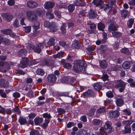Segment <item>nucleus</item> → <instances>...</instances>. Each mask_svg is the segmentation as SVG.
I'll list each match as a JSON object with an SVG mask.
<instances>
[{
    "label": "nucleus",
    "mask_w": 135,
    "mask_h": 135,
    "mask_svg": "<svg viewBox=\"0 0 135 135\" xmlns=\"http://www.w3.org/2000/svg\"><path fill=\"white\" fill-rule=\"evenodd\" d=\"M87 65L83 61L79 60L76 61L73 66V70L76 73H86L85 67Z\"/></svg>",
    "instance_id": "obj_1"
},
{
    "label": "nucleus",
    "mask_w": 135,
    "mask_h": 135,
    "mask_svg": "<svg viewBox=\"0 0 135 135\" xmlns=\"http://www.w3.org/2000/svg\"><path fill=\"white\" fill-rule=\"evenodd\" d=\"M126 83L123 82L121 80H117L115 87L116 88H119V90L120 92H122L125 88Z\"/></svg>",
    "instance_id": "obj_2"
},
{
    "label": "nucleus",
    "mask_w": 135,
    "mask_h": 135,
    "mask_svg": "<svg viewBox=\"0 0 135 135\" xmlns=\"http://www.w3.org/2000/svg\"><path fill=\"white\" fill-rule=\"evenodd\" d=\"M105 125L106 126V127L105 126V127H101L100 129V131L102 132V131H105L106 130L109 129L108 132L111 133L113 132L114 131V129L112 127V124L111 122L110 121H107L105 122Z\"/></svg>",
    "instance_id": "obj_3"
},
{
    "label": "nucleus",
    "mask_w": 135,
    "mask_h": 135,
    "mask_svg": "<svg viewBox=\"0 0 135 135\" xmlns=\"http://www.w3.org/2000/svg\"><path fill=\"white\" fill-rule=\"evenodd\" d=\"M29 59L26 57L22 58L20 64L18 65L19 67L24 68L27 67L29 65Z\"/></svg>",
    "instance_id": "obj_4"
},
{
    "label": "nucleus",
    "mask_w": 135,
    "mask_h": 135,
    "mask_svg": "<svg viewBox=\"0 0 135 135\" xmlns=\"http://www.w3.org/2000/svg\"><path fill=\"white\" fill-rule=\"evenodd\" d=\"M10 68L9 65L7 63L4 64L3 62H0V71L5 73Z\"/></svg>",
    "instance_id": "obj_5"
},
{
    "label": "nucleus",
    "mask_w": 135,
    "mask_h": 135,
    "mask_svg": "<svg viewBox=\"0 0 135 135\" xmlns=\"http://www.w3.org/2000/svg\"><path fill=\"white\" fill-rule=\"evenodd\" d=\"M40 46L39 45H32L31 48L34 51L38 53H40L41 51V48L40 47L44 46L45 45V44L44 43H41L39 44Z\"/></svg>",
    "instance_id": "obj_6"
},
{
    "label": "nucleus",
    "mask_w": 135,
    "mask_h": 135,
    "mask_svg": "<svg viewBox=\"0 0 135 135\" xmlns=\"http://www.w3.org/2000/svg\"><path fill=\"white\" fill-rule=\"evenodd\" d=\"M28 19L32 21H35L37 19V17L34 12L31 11H28L26 13Z\"/></svg>",
    "instance_id": "obj_7"
},
{
    "label": "nucleus",
    "mask_w": 135,
    "mask_h": 135,
    "mask_svg": "<svg viewBox=\"0 0 135 135\" xmlns=\"http://www.w3.org/2000/svg\"><path fill=\"white\" fill-rule=\"evenodd\" d=\"M3 18L8 22L10 21L12 19L13 16L10 13H3L2 15Z\"/></svg>",
    "instance_id": "obj_8"
},
{
    "label": "nucleus",
    "mask_w": 135,
    "mask_h": 135,
    "mask_svg": "<svg viewBox=\"0 0 135 135\" xmlns=\"http://www.w3.org/2000/svg\"><path fill=\"white\" fill-rule=\"evenodd\" d=\"M55 6V3L53 2H47L44 4V7L46 9H51Z\"/></svg>",
    "instance_id": "obj_9"
},
{
    "label": "nucleus",
    "mask_w": 135,
    "mask_h": 135,
    "mask_svg": "<svg viewBox=\"0 0 135 135\" xmlns=\"http://www.w3.org/2000/svg\"><path fill=\"white\" fill-rule=\"evenodd\" d=\"M61 62V64L65 68L68 69H70L71 68V64L70 63L66 62L65 60H62Z\"/></svg>",
    "instance_id": "obj_10"
},
{
    "label": "nucleus",
    "mask_w": 135,
    "mask_h": 135,
    "mask_svg": "<svg viewBox=\"0 0 135 135\" xmlns=\"http://www.w3.org/2000/svg\"><path fill=\"white\" fill-rule=\"evenodd\" d=\"M48 81L50 82H54L56 81V77L53 74H50L47 77Z\"/></svg>",
    "instance_id": "obj_11"
},
{
    "label": "nucleus",
    "mask_w": 135,
    "mask_h": 135,
    "mask_svg": "<svg viewBox=\"0 0 135 135\" xmlns=\"http://www.w3.org/2000/svg\"><path fill=\"white\" fill-rule=\"evenodd\" d=\"M27 5L29 7L31 8H35L38 6V4L37 3L32 1L28 2Z\"/></svg>",
    "instance_id": "obj_12"
},
{
    "label": "nucleus",
    "mask_w": 135,
    "mask_h": 135,
    "mask_svg": "<svg viewBox=\"0 0 135 135\" xmlns=\"http://www.w3.org/2000/svg\"><path fill=\"white\" fill-rule=\"evenodd\" d=\"M93 3L94 5L97 6H99L101 8H102L103 7V2L102 0H94L93 1Z\"/></svg>",
    "instance_id": "obj_13"
},
{
    "label": "nucleus",
    "mask_w": 135,
    "mask_h": 135,
    "mask_svg": "<svg viewBox=\"0 0 135 135\" xmlns=\"http://www.w3.org/2000/svg\"><path fill=\"white\" fill-rule=\"evenodd\" d=\"M117 25L114 23L111 24L108 26V30L110 32L115 31L117 30Z\"/></svg>",
    "instance_id": "obj_14"
},
{
    "label": "nucleus",
    "mask_w": 135,
    "mask_h": 135,
    "mask_svg": "<svg viewBox=\"0 0 135 135\" xmlns=\"http://www.w3.org/2000/svg\"><path fill=\"white\" fill-rule=\"evenodd\" d=\"M99 64L100 66L102 68L105 69L107 67L108 63L104 60L100 61Z\"/></svg>",
    "instance_id": "obj_15"
},
{
    "label": "nucleus",
    "mask_w": 135,
    "mask_h": 135,
    "mask_svg": "<svg viewBox=\"0 0 135 135\" xmlns=\"http://www.w3.org/2000/svg\"><path fill=\"white\" fill-rule=\"evenodd\" d=\"M108 115L111 117H117L119 116V113L117 111L109 112Z\"/></svg>",
    "instance_id": "obj_16"
},
{
    "label": "nucleus",
    "mask_w": 135,
    "mask_h": 135,
    "mask_svg": "<svg viewBox=\"0 0 135 135\" xmlns=\"http://www.w3.org/2000/svg\"><path fill=\"white\" fill-rule=\"evenodd\" d=\"M8 83L4 79H1L0 80V86L2 87H6L8 86Z\"/></svg>",
    "instance_id": "obj_17"
},
{
    "label": "nucleus",
    "mask_w": 135,
    "mask_h": 135,
    "mask_svg": "<svg viewBox=\"0 0 135 135\" xmlns=\"http://www.w3.org/2000/svg\"><path fill=\"white\" fill-rule=\"evenodd\" d=\"M50 31L51 32H55L56 31L57 26L56 25L55 23L52 22L51 25L50 27Z\"/></svg>",
    "instance_id": "obj_18"
},
{
    "label": "nucleus",
    "mask_w": 135,
    "mask_h": 135,
    "mask_svg": "<svg viewBox=\"0 0 135 135\" xmlns=\"http://www.w3.org/2000/svg\"><path fill=\"white\" fill-rule=\"evenodd\" d=\"M94 94L93 92L91 90H89L83 93L84 96L85 97H90L93 96Z\"/></svg>",
    "instance_id": "obj_19"
},
{
    "label": "nucleus",
    "mask_w": 135,
    "mask_h": 135,
    "mask_svg": "<svg viewBox=\"0 0 135 135\" xmlns=\"http://www.w3.org/2000/svg\"><path fill=\"white\" fill-rule=\"evenodd\" d=\"M115 102L116 105L119 107H120L122 106L124 103L123 100L121 98H117Z\"/></svg>",
    "instance_id": "obj_20"
},
{
    "label": "nucleus",
    "mask_w": 135,
    "mask_h": 135,
    "mask_svg": "<svg viewBox=\"0 0 135 135\" xmlns=\"http://www.w3.org/2000/svg\"><path fill=\"white\" fill-rule=\"evenodd\" d=\"M35 124L36 125H40L43 121L42 118L36 117L34 119Z\"/></svg>",
    "instance_id": "obj_21"
},
{
    "label": "nucleus",
    "mask_w": 135,
    "mask_h": 135,
    "mask_svg": "<svg viewBox=\"0 0 135 135\" xmlns=\"http://www.w3.org/2000/svg\"><path fill=\"white\" fill-rule=\"evenodd\" d=\"M74 3L76 6H84L85 4V3L81 0H76Z\"/></svg>",
    "instance_id": "obj_22"
},
{
    "label": "nucleus",
    "mask_w": 135,
    "mask_h": 135,
    "mask_svg": "<svg viewBox=\"0 0 135 135\" xmlns=\"http://www.w3.org/2000/svg\"><path fill=\"white\" fill-rule=\"evenodd\" d=\"M121 13L122 17L124 18H125L127 16L129 15V12L126 10H121Z\"/></svg>",
    "instance_id": "obj_23"
},
{
    "label": "nucleus",
    "mask_w": 135,
    "mask_h": 135,
    "mask_svg": "<svg viewBox=\"0 0 135 135\" xmlns=\"http://www.w3.org/2000/svg\"><path fill=\"white\" fill-rule=\"evenodd\" d=\"M18 121L21 125H24L27 123L26 118L20 117L18 119Z\"/></svg>",
    "instance_id": "obj_24"
},
{
    "label": "nucleus",
    "mask_w": 135,
    "mask_h": 135,
    "mask_svg": "<svg viewBox=\"0 0 135 135\" xmlns=\"http://www.w3.org/2000/svg\"><path fill=\"white\" fill-rule=\"evenodd\" d=\"M112 35L114 37L117 38H122V35L121 33L117 31H114L112 33Z\"/></svg>",
    "instance_id": "obj_25"
},
{
    "label": "nucleus",
    "mask_w": 135,
    "mask_h": 135,
    "mask_svg": "<svg viewBox=\"0 0 135 135\" xmlns=\"http://www.w3.org/2000/svg\"><path fill=\"white\" fill-rule=\"evenodd\" d=\"M96 108V107H94L91 108L89 112L87 114V115L91 117L95 113Z\"/></svg>",
    "instance_id": "obj_26"
},
{
    "label": "nucleus",
    "mask_w": 135,
    "mask_h": 135,
    "mask_svg": "<svg viewBox=\"0 0 135 135\" xmlns=\"http://www.w3.org/2000/svg\"><path fill=\"white\" fill-rule=\"evenodd\" d=\"M44 64L47 66H52L54 64V62L52 60H45L43 62Z\"/></svg>",
    "instance_id": "obj_27"
},
{
    "label": "nucleus",
    "mask_w": 135,
    "mask_h": 135,
    "mask_svg": "<svg viewBox=\"0 0 135 135\" xmlns=\"http://www.w3.org/2000/svg\"><path fill=\"white\" fill-rule=\"evenodd\" d=\"M131 62L128 61H125L122 64L123 67L125 69L129 68L131 66L130 64Z\"/></svg>",
    "instance_id": "obj_28"
},
{
    "label": "nucleus",
    "mask_w": 135,
    "mask_h": 135,
    "mask_svg": "<svg viewBox=\"0 0 135 135\" xmlns=\"http://www.w3.org/2000/svg\"><path fill=\"white\" fill-rule=\"evenodd\" d=\"M36 72L37 75L42 76H43L45 74V72L42 69L40 68H38Z\"/></svg>",
    "instance_id": "obj_29"
},
{
    "label": "nucleus",
    "mask_w": 135,
    "mask_h": 135,
    "mask_svg": "<svg viewBox=\"0 0 135 135\" xmlns=\"http://www.w3.org/2000/svg\"><path fill=\"white\" fill-rule=\"evenodd\" d=\"M12 30L10 29H7L6 30H1V32L3 34L9 35L11 33Z\"/></svg>",
    "instance_id": "obj_30"
},
{
    "label": "nucleus",
    "mask_w": 135,
    "mask_h": 135,
    "mask_svg": "<svg viewBox=\"0 0 135 135\" xmlns=\"http://www.w3.org/2000/svg\"><path fill=\"white\" fill-rule=\"evenodd\" d=\"M100 84V83H97L93 85L94 88L95 90H99L101 89L102 87Z\"/></svg>",
    "instance_id": "obj_31"
},
{
    "label": "nucleus",
    "mask_w": 135,
    "mask_h": 135,
    "mask_svg": "<svg viewBox=\"0 0 135 135\" xmlns=\"http://www.w3.org/2000/svg\"><path fill=\"white\" fill-rule=\"evenodd\" d=\"M72 46L74 48L76 49H78L80 47L78 41L76 40H75L73 41Z\"/></svg>",
    "instance_id": "obj_32"
},
{
    "label": "nucleus",
    "mask_w": 135,
    "mask_h": 135,
    "mask_svg": "<svg viewBox=\"0 0 135 135\" xmlns=\"http://www.w3.org/2000/svg\"><path fill=\"white\" fill-rule=\"evenodd\" d=\"M133 122V120L124 121L123 122V123L125 126L129 127Z\"/></svg>",
    "instance_id": "obj_33"
},
{
    "label": "nucleus",
    "mask_w": 135,
    "mask_h": 135,
    "mask_svg": "<svg viewBox=\"0 0 135 135\" xmlns=\"http://www.w3.org/2000/svg\"><path fill=\"white\" fill-rule=\"evenodd\" d=\"M55 40L53 38H50L47 42V44L50 46H54L55 44Z\"/></svg>",
    "instance_id": "obj_34"
},
{
    "label": "nucleus",
    "mask_w": 135,
    "mask_h": 135,
    "mask_svg": "<svg viewBox=\"0 0 135 135\" xmlns=\"http://www.w3.org/2000/svg\"><path fill=\"white\" fill-rule=\"evenodd\" d=\"M88 25L89 26H90V27L92 30H94V29L96 28V25L94 23H93V22H88Z\"/></svg>",
    "instance_id": "obj_35"
},
{
    "label": "nucleus",
    "mask_w": 135,
    "mask_h": 135,
    "mask_svg": "<svg viewBox=\"0 0 135 135\" xmlns=\"http://www.w3.org/2000/svg\"><path fill=\"white\" fill-rule=\"evenodd\" d=\"M98 29L102 31L105 28V26L104 24L102 23H100L98 24Z\"/></svg>",
    "instance_id": "obj_36"
},
{
    "label": "nucleus",
    "mask_w": 135,
    "mask_h": 135,
    "mask_svg": "<svg viewBox=\"0 0 135 135\" xmlns=\"http://www.w3.org/2000/svg\"><path fill=\"white\" fill-rule=\"evenodd\" d=\"M96 14L93 11L90 10L89 13V17L90 18H94L96 16Z\"/></svg>",
    "instance_id": "obj_37"
},
{
    "label": "nucleus",
    "mask_w": 135,
    "mask_h": 135,
    "mask_svg": "<svg viewBox=\"0 0 135 135\" xmlns=\"http://www.w3.org/2000/svg\"><path fill=\"white\" fill-rule=\"evenodd\" d=\"M134 19L131 18L129 19L127 22L128 26L129 28H131L134 23Z\"/></svg>",
    "instance_id": "obj_38"
},
{
    "label": "nucleus",
    "mask_w": 135,
    "mask_h": 135,
    "mask_svg": "<svg viewBox=\"0 0 135 135\" xmlns=\"http://www.w3.org/2000/svg\"><path fill=\"white\" fill-rule=\"evenodd\" d=\"M127 81L130 83V86L132 87H135V83L133 81V80L131 78H129L127 80Z\"/></svg>",
    "instance_id": "obj_39"
},
{
    "label": "nucleus",
    "mask_w": 135,
    "mask_h": 135,
    "mask_svg": "<svg viewBox=\"0 0 135 135\" xmlns=\"http://www.w3.org/2000/svg\"><path fill=\"white\" fill-rule=\"evenodd\" d=\"M74 8L75 7L74 5L70 4L68 6V9L69 12H72L74 11Z\"/></svg>",
    "instance_id": "obj_40"
},
{
    "label": "nucleus",
    "mask_w": 135,
    "mask_h": 135,
    "mask_svg": "<svg viewBox=\"0 0 135 135\" xmlns=\"http://www.w3.org/2000/svg\"><path fill=\"white\" fill-rule=\"evenodd\" d=\"M103 8H104L105 11L107 10L110 11L112 8L111 6H109L108 4H103Z\"/></svg>",
    "instance_id": "obj_41"
},
{
    "label": "nucleus",
    "mask_w": 135,
    "mask_h": 135,
    "mask_svg": "<svg viewBox=\"0 0 135 135\" xmlns=\"http://www.w3.org/2000/svg\"><path fill=\"white\" fill-rule=\"evenodd\" d=\"M122 112L125 115H131V112L130 110L127 109H125L122 110Z\"/></svg>",
    "instance_id": "obj_42"
},
{
    "label": "nucleus",
    "mask_w": 135,
    "mask_h": 135,
    "mask_svg": "<svg viewBox=\"0 0 135 135\" xmlns=\"http://www.w3.org/2000/svg\"><path fill=\"white\" fill-rule=\"evenodd\" d=\"M92 122L95 126H97L100 123V121L99 119H95L93 120Z\"/></svg>",
    "instance_id": "obj_43"
},
{
    "label": "nucleus",
    "mask_w": 135,
    "mask_h": 135,
    "mask_svg": "<svg viewBox=\"0 0 135 135\" xmlns=\"http://www.w3.org/2000/svg\"><path fill=\"white\" fill-rule=\"evenodd\" d=\"M66 24L64 23L62 26L61 27V32L62 33L65 34L66 33Z\"/></svg>",
    "instance_id": "obj_44"
},
{
    "label": "nucleus",
    "mask_w": 135,
    "mask_h": 135,
    "mask_svg": "<svg viewBox=\"0 0 135 135\" xmlns=\"http://www.w3.org/2000/svg\"><path fill=\"white\" fill-rule=\"evenodd\" d=\"M60 96L68 97L70 98H72V97L71 95V96H69V93L68 92H60Z\"/></svg>",
    "instance_id": "obj_45"
},
{
    "label": "nucleus",
    "mask_w": 135,
    "mask_h": 135,
    "mask_svg": "<svg viewBox=\"0 0 135 135\" xmlns=\"http://www.w3.org/2000/svg\"><path fill=\"white\" fill-rule=\"evenodd\" d=\"M27 51L25 49H21L19 50L18 53L20 55H25L27 54Z\"/></svg>",
    "instance_id": "obj_46"
},
{
    "label": "nucleus",
    "mask_w": 135,
    "mask_h": 135,
    "mask_svg": "<svg viewBox=\"0 0 135 135\" xmlns=\"http://www.w3.org/2000/svg\"><path fill=\"white\" fill-rule=\"evenodd\" d=\"M39 132L38 130H33L31 131L30 133V135H38Z\"/></svg>",
    "instance_id": "obj_47"
},
{
    "label": "nucleus",
    "mask_w": 135,
    "mask_h": 135,
    "mask_svg": "<svg viewBox=\"0 0 135 135\" xmlns=\"http://www.w3.org/2000/svg\"><path fill=\"white\" fill-rule=\"evenodd\" d=\"M124 131L126 133H129L131 132V128L129 127L124 126Z\"/></svg>",
    "instance_id": "obj_48"
},
{
    "label": "nucleus",
    "mask_w": 135,
    "mask_h": 135,
    "mask_svg": "<svg viewBox=\"0 0 135 135\" xmlns=\"http://www.w3.org/2000/svg\"><path fill=\"white\" fill-rule=\"evenodd\" d=\"M43 117L45 118L46 119H48L51 118V117L50 114L48 113H47L43 114Z\"/></svg>",
    "instance_id": "obj_49"
},
{
    "label": "nucleus",
    "mask_w": 135,
    "mask_h": 135,
    "mask_svg": "<svg viewBox=\"0 0 135 135\" xmlns=\"http://www.w3.org/2000/svg\"><path fill=\"white\" fill-rule=\"evenodd\" d=\"M40 23L38 22H36L34 24L33 27L35 30H37L39 28Z\"/></svg>",
    "instance_id": "obj_50"
},
{
    "label": "nucleus",
    "mask_w": 135,
    "mask_h": 135,
    "mask_svg": "<svg viewBox=\"0 0 135 135\" xmlns=\"http://www.w3.org/2000/svg\"><path fill=\"white\" fill-rule=\"evenodd\" d=\"M24 31L25 32L27 33L30 32L31 30V26H26L24 27Z\"/></svg>",
    "instance_id": "obj_51"
},
{
    "label": "nucleus",
    "mask_w": 135,
    "mask_h": 135,
    "mask_svg": "<svg viewBox=\"0 0 135 135\" xmlns=\"http://www.w3.org/2000/svg\"><path fill=\"white\" fill-rule=\"evenodd\" d=\"M13 25L16 27H18L20 25L19 22L17 19H16L13 24Z\"/></svg>",
    "instance_id": "obj_52"
},
{
    "label": "nucleus",
    "mask_w": 135,
    "mask_h": 135,
    "mask_svg": "<svg viewBox=\"0 0 135 135\" xmlns=\"http://www.w3.org/2000/svg\"><path fill=\"white\" fill-rule=\"evenodd\" d=\"M0 94L1 97L3 98H5L7 97V95L5 93L3 92V90L0 89Z\"/></svg>",
    "instance_id": "obj_53"
},
{
    "label": "nucleus",
    "mask_w": 135,
    "mask_h": 135,
    "mask_svg": "<svg viewBox=\"0 0 135 135\" xmlns=\"http://www.w3.org/2000/svg\"><path fill=\"white\" fill-rule=\"evenodd\" d=\"M46 16L49 19H52L54 18L53 15L49 12H47L46 14Z\"/></svg>",
    "instance_id": "obj_54"
},
{
    "label": "nucleus",
    "mask_w": 135,
    "mask_h": 135,
    "mask_svg": "<svg viewBox=\"0 0 135 135\" xmlns=\"http://www.w3.org/2000/svg\"><path fill=\"white\" fill-rule=\"evenodd\" d=\"M86 133V131L84 129H82L79 131L77 135H84Z\"/></svg>",
    "instance_id": "obj_55"
},
{
    "label": "nucleus",
    "mask_w": 135,
    "mask_h": 135,
    "mask_svg": "<svg viewBox=\"0 0 135 135\" xmlns=\"http://www.w3.org/2000/svg\"><path fill=\"white\" fill-rule=\"evenodd\" d=\"M57 112L59 113V114H61L65 113V111L63 109L61 108H58Z\"/></svg>",
    "instance_id": "obj_56"
},
{
    "label": "nucleus",
    "mask_w": 135,
    "mask_h": 135,
    "mask_svg": "<svg viewBox=\"0 0 135 135\" xmlns=\"http://www.w3.org/2000/svg\"><path fill=\"white\" fill-rule=\"evenodd\" d=\"M121 52L123 53L128 54V49L126 48H123L121 50Z\"/></svg>",
    "instance_id": "obj_57"
},
{
    "label": "nucleus",
    "mask_w": 135,
    "mask_h": 135,
    "mask_svg": "<svg viewBox=\"0 0 135 135\" xmlns=\"http://www.w3.org/2000/svg\"><path fill=\"white\" fill-rule=\"evenodd\" d=\"M49 122V120L48 119H45V122L42 125V126L44 128H45L47 126Z\"/></svg>",
    "instance_id": "obj_58"
},
{
    "label": "nucleus",
    "mask_w": 135,
    "mask_h": 135,
    "mask_svg": "<svg viewBox=\"0 0 135 135\" xmlns=\"http://www.w3.org/2000/svg\"><path fill=\"white\" fill-rule=\"evenodd\" d=\"M105 111V109L104 108H101L97 110V112L98 113H100L104 112Z\"/></svg>",
    "instance_id": "obj_59"
},
{
    "label": "nucleus",
    "mask_w": 135,
    "mask_h": 135,
    "mask_svg": "<svg viewBox=\"0 0 135 135\" xmlns=\"http://www.w3.org/2000/svg\"><path fill=\"white\" fill-rule=\"evenodd\" d=\"M14 112H16L17 114H19L21 113V111H20L19 108L17 107H16L13 109Z\"/></svg>",
    "instance_id": "obj_60"
},
{
    "label": "nucleus",
    "mask_w": 135,
    "mask_h": 135,
    "mask_svg": "<svg viewBox=\"0 0 135 135\" xmlns=\"http://www.w3.org/2000/svg\"><path fill=\"white\" fill-rule=\"evenodd\" d=\"M51 23H50L49 22L46 21L45 22L44 24L45 27H48L49 28L50 27L51 25Z\"/></svg>",
    "instance_id": "obj_61"
},
{
    "label": "nucleus",
    "mask_w": 135,
    "mask_h": 135,
    "mask_svg": "<svg viewBox=\"0 0 135 135\" xmlns=\"http://www.w3.org/2000/svg\"><path fill=\"white\" fill-rule=\"evenodd\" d=\"M106 95L109 98L112 97L113 96V94L110 91H108L107 92Z\"/></svg>",
    "instance_id": "obj_62"
},
{
    "label": "nucleus",
    "mask_w": 135,
    "mask_h": 135,
    "mask_svg": "<svg viewBox=\"0 0 135 135\" xmlns=\"http://www.w3.org/2000/svg\"><path fill=\"white\" fill-rule=\"evenodd\" d=\"M8 4L9 6H13L15 4V1L14 0H9L8 2Z\"/></svg>",
    "instance_id": "obj_63"
},
{
    "label": "nucleus",
    "mask_w": 135,
    "mask_h": 135,
    "mask_svg": "<svg viewBox=\"0 0 135 135\" xmlns=\"http://www.w3.org/2000/svg\"><path fill=\"white\" fill-rule=\"evenodd\" d=\"M101 78L103 81H105L108 80V76L106 74H103V76L101 77Z\"/></svg>",
    "instance_id": "obj_64"
}]
</instances>
